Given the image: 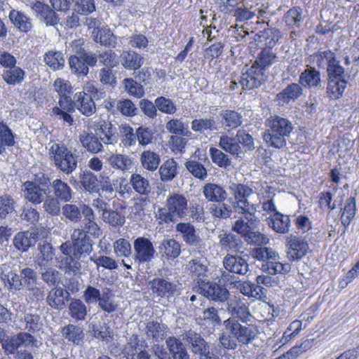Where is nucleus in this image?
I'll return each mask as SVG.
<instances>
[{"label":"nucleus","instance_id":"63","mask_svg":"<svg viewBox=\"0 0 359 359\" xmlns=\"http://www.w3.org/2000/svg\"><path fill=\"white\" fill-rule=\"evenodd\" d=\"M2 280H5V285L9 291H19L22 287V278L21 273L10 272L8 275H4L1 277Z\"/></svg>","mask_w":359,"mask_h":359},{"label":"nucleus","instance_id":"49","mask_svg":"<svg viewBox=\"0 0 359 359\" xmlns=\"http://www.w3.org/2000/svg\"><path fill=\"white\" fill-rule=\"evenodd\" d=\"M223 125L231 129H236L243 123L242 115L235 110L225 109L220 113Z\"/></svg>","mask_w":359,"mask_h":359},{"label":"nucleus","instance_id":"5","mask_svg":"<svg viewBox=\"0 0 359 359\" xmlns=\"http://www.w3.org/2000/svg\"><path fill=\"white\" fill-rule=\"evenodd\" d=\"M224 329L233 335L236 341L242 344L248 345L252 342L258 334V330L253 325H241L238 320L229 318L223 323Z\"/></svg>","mask_w":359,"mask_h":359},{"label":"nucleus","instance_id":"20","mask_svg":"<svg viewBox=\"0 0 359 359\" xmlns=\"http://www.w3.org/2000/svg\"><path fill=\"white\" fill-rule=\"evenodd\" d=\"M34 341V337L27 332H20L8 339L2 344L3 348L8 354L15 353L22 346H27Z\"/></svg>","mask_w":359,"mask_h":359},{"label":"nucleus","instance_id":"62","mask_svg":"<svg viewBox=\"0 0 359 359\" xmlns=\"http://www.w3.org/2000/svg\"><path fill=\"white\" fill-rule=\"evenodd\" d=\"M184 165L187 170L198 180H204L208 176L206 168L197 161L189 160L186 161Z\"/></svg>","mask_w":359,"mask_h":359},{"label":"nucleus","instance_id":"60","mask_svg":"<svg viewBox=\"0 0 359 359\" xmlns=\"http://www.w3.org/2000/svg\"><path fill=\"white\" fill-rule=\"evenodd\" d=\"M44 61L53 70L62 69L65 64L63 54L60 51H48L45 55Z\"/></svg>","mask_w":359,"mask_h":359},{"label":"nucleus","instance_id":"34","mask_svg":"<svg viewBox=\"0 0 359 359\" xmlns=\"http://www.w3.org/2000/svg\"><path fill=\"white\" fill-rule=\"evenodd\" d=\"M61 334L65 340L74 345L81 346L83 343L85 334L83 329L79 325L69 324L62 329Z\"/></svg>","mask_w":359,"mask_h":359},{"label":"nucleus","instance_id":"8","mask_svg":"<svg viewBox=\"0 0 359 359\" xmlns=\"http://www.w3.org/2000/svg\"><path fill=\"white\" fill-rule=\"evenodd\" d=\"M238 215L244 217H238L232 225V230L243 237L250 230L256 229L260 223L256 215L257 208L245 209V210H234Z\"/></svg>","mask_w":359,"mask_h":359},{"label":"nucleus","instance_id":"59","mask_svg":"<svg viewBox=\"0 0 359 359\" xmlns=\"http://www.w3.org/2000/svg\"><path fill=\"white\" fill-rule=\"evenodd\" d=\"M24 322L25 323V330L29 332H36L39 331L43 326L41 316L36 313H25L24 316Z\"/></svg>","mask_w":359,"mask_h":359},{"label":"nucleus","instance_id":"54","mask_svg":"<svg viewBox=\"0 0 359 359\" xmlns=\"http://www.w3.org/2000/svg\"><path fill=\"white\" fill-rule=\"evenodd\" d=\"M335 58V54L330 50L318 51L310 56L311 61L322 69H327Z\"/></svg>","mask_w":359,"mask_h":359},{"label":"nucleus","instance_id":"19","mask_svg":"<svg viewBox=\"0 0 359 359\" xmlns=\"http://www.w3.org/2000/svg\"><path fill=\"white\" fill-rule=\"evenodd\" d=\"M144 325L143 332L147 338L156 342L163 340L169 332V328L165 324L157 320H150Z\"/></svg>","mask_w":359,"mask_h":359},{"label":"nucleus","instance_id":"7","mask_svg":"<svg viewBox=\"0 0 359 359\" xmlns=\"http://www.w3.org/2000/svg\"><path fill=\"white\" fill-rule=\"evenodd\" d=\"M185 340L191 351L198 355L199 359H209V357H218L200 334L191 330L185 333Z\"/></svg>","mask_w":359,"mask_h":359},{"label":"nucleus","instance_id":"9","mask_svg":"<svg viewBox=\"0 0 359 359\" xmlns=\"http://www.w3.org/2000/svg\"><path fill=\"white\" fill-rule=\"evenodd\" d=\"M93 128L105 145H115L118 143L119 134L115 124L108 120L100 119L93 122Z\"/></svg>","mask_w":359,"mask_h":359},{"label":"nucleus","instance_id":"12","mask_svg":"<svg viewBox=\"0 0 359 359\" xmlns=\"http://www.w3.org/2000/svg\"><path fill=\"white\" fill-rule=\"evenodd\" d=\"M175 231L181 236L183 241L189 246L198 249L199 252L205 249L203 241L196 233L195 226L190 222H179L175 226Z\"/></svg>","mask_w":359,"mask_h":359},{"label":"nucleus","instance_id":"31","mask_svg":"<svg viewBox=\"0 0 359 359\" xmlns=\"http://www.w3.org/2000/svg\"><path fill=\"white\" fill-rule=\"evenodd\" d=\"M85 40L78 39L72 41L68 46V50L72 53L71 55L83 56L85 55L86 61L90 67L96 65L97 59V55L92 52H86L84 47Z\"/></svg>","mask_w":359,"mask_h":359},{"label":"nucleus","instance_id":"58","mask_svg":"<svg viewBox=\"0 0 359 359\" xmlns=\"http://www.w3.org/2000/svg\"><path fill=\"white\" fill-rule=\"evenodd\" d=\"M262 268L266 271L269 274L276 275L278 273L285 274L288 273L291 266L288 263H281L276 259H271L263 264Z\"/></svg>","mask_w":359,"mask_h":359},{"label":"nucleus","instance_id":"38","mask_svg":"<svg viewBox=\"0 0 359 359\" xmlns=\"http://www.w3.org/2000/svg\"><path fill=\"white\" fill-rule=\"evenodd\" d=\"M93 35L94 41L102 46L109 48H115L117 44L116 36H115L111 30L107 27L94 29Z\"/></svg>","mask_w":359,"mask_h":359},{"label":"nucleus","instance_id":"30","mask_svg":"<svg viewBox=\"0 0 359 359\" xmlns=\"http://www.w3.org/2000/svg\"><path fill=\"white\" fill-rule=\"evenodd\" d=\"M121 65L126 69L136 71L144 62V58L134 50H123L120 55Z\"/></svg>","mask_w":359,"mask_h":359},{"label":"nucleus","instance_id":"33","mask_svg":"<svg viewBox=\"0 0 359 359\" xmlns=\"http://www.w3.org/2000/svg\"><path fill=\"white\" fill-rule=\"evenodd\" d=\"M50 187L53 190V196L62 202H70L73 198V191L70 186L61 179L54 180Z\"/></svg>","mask_w":359,"mask_h":359},{"label":"nucleus","instance_id":"11","mask_svg":"<svg viewBox=\"0 0 359 359\" xmlns=\"http://www.w3.org/2000/svg\"><path fill=\"white\" fill-rule=\"evenodd\" d=\"M198 284V292L203 296L215 302H225L229 296V290L217 283L201 280Z\"/></svg>","mask_w":359,"mask_h":359},{"label":"nucleus","instance_id":"24","mask_svg":"<svg viewBox=\"0 0 359 359\" xmlns=\"http://www.w3.org/2000/svg\"><path fill=\"white\" fill-rule=\"evenodd\" d=\"M75 107L84 116H90L96 111L95 102L91 95L85 91L76 93L74 96Z\"/></svg>","mask_w":359,"mask_h":359},{"label":"nucleus","instance_id":"14","mask_svg":"<svg viewBox=\"0 0 359 359\" xmlns=\"http://www.w3.org/2000/svg\"><path fill=\"white\" fill-rule=\"evenodd\" d=\"M287 257L296 261L302 259L308 252L309 244L302 237L290 235L287 238Z\"/></svg>","mask_w":359,"mask_h":359},{"label":"nucleus","instance_id":"10","mask_svg":"<svg viewBox=\"0 0 359 359\" xmlns=\"http://www.w3.org/2000/svg\"><path fill=\"white\" fill-rule=\"evenodd\" d=\"M230 190L234 198L232 203L233 210H242L257 208L255 204L249 202V197L253 194L252 188L243 184H232Z\"/></svg>","mask_w":359,"mask_h":359},{"label":"nucleus","instance_id":"48","mask_svg":"<svg viewBox=\"0 0 359 359\" xmlns=\"http://www.w3.org/2000/svg\"><path fill=\"white\" fill-rule=\"evenodd\" d=\"M99 307L108 313L114 312L118 304L114 299V294L109 288L105 287L102 291V296L98 302Z\"/></svg>","mask_w":359,"mask_h":359},{"label":"nucleus","instance_id":"3","mask_svg":"<svg viewBox=\"0 0 359 359\" xmlns=\"http://www.w3.org/2000/svg\"><path fill=\"white\" fill-rule=\"evenodd\" d=\"M188 203L187 197L180 193L170 194L165 201L164 206L159 208L156 218L160 225L174 224L177 220L188 215Z\"/></svg>","mask_w":359,"mask_h":359},{"label":"nucleus","instance_id":"50","mask_svg":"<svg viewBox=\"0 0 359 359\" xmlns=\"http://www.w3.org/2000/svg\"><path fill=\"white\" fill-rule=\"evenodd\" d=\"M85 55L76 56L70 55L69 58V65L71 72L77 75L86 76L89 72L88 62L85 58Z\"/></svg>","mask_w":359,"mask_h":359},{"label":"nucleus","instance_id":"47","mask_svg":"<svg viewBox=\"0 0 359 359\" xmlns=\"http://www.w3.org/2000/svg\"><path fill=\"white\" fill-rule=\"evenodd\" d=\"M191 127L193 131L201 133L205 130H217L219 128L218 123L212 116L194 119L191 123Z\"/></svg>","mask_w":359,"mask_h":359},{"label":"nucleus","instance_id":"17","mask_svg":"<svg viewBox=\"0 0 359 359\" xmlns=\"http://www.w3.org/2000/svg\"><path fill=\"white\" fill-rule=\"evenodd\" d=\"M224 269L229 272L239 275H245L249 265L247 261L237 255L227 254L222 261Z\"/></svg>","mask_w":359,"mask_h":359},{"label":"nucleus","instance_id":"25","mask_svg":"<svg viewBox=\"0 0 359 359\" xmlns=\"http://www.w3.org/2000/svg\"><path fill=\"white\" fill-rule=\"evenodd\" d=\"M266 221L269 227L278 233L285 234L290 231V219L287 215L277 212L266 217Z\"/></svg>","mask_w":359,"mask_h":359},{"label":"nucleus","instance_id":"64","mask_svg":"<svg viewBox=\"0 0 359 359\" xmlns=\"http://www.w3.org/2000/svg\"><path fill=\"white\" fill-rule=\"evenodd\" d=\"M119 137L124 146L131 147L136 142V133H134L133 128L128 124L118 126Z\"/></svg>","mask_w":359,"mask_h":359},{"label":"nucleus","instance_id":"18","mask_svg":"<svg viewBox=\"0 0 359 359\" xmlns=\"http://www.w3.org/2000/svg\"><path fill=\"white\" fill-rule=\"evenodd\" d=\"M82 147L88 152L98 154L104 151V143L96 133L83 130L79 137Z\"/></svg>","mask_w":359,"mask_h":359},{"label":"nucleus","instance_id":"4","mask_svg":"<svg viewBox=\"0 0 359 359\" xmlns=\"http://www.w3.org/2000/svg\"><path fill=\"white\" fill-rule=\"evenodd\" d=\"M79 151L69 149L63 142H54L49 149L51 163L60 172L71 175L78 167Z\"/></svg>","mask_w":359,"mask_h":359},{"label":"nucleus","instance_id":"1","mask_svg":"<svg viewBox=\"0 0 359 359\" xmlns=\"http://www.w3.org/2000/svg\"><path fill=\"white\" fill-rule=\"evenodd\" d=\"M72 242L66 241L60 246L61 252L66 255L62 266L65 272H72L74 275L81 274L82 263H85L87 255L93 250L92 240L86 232L81 229H75L71 235Z\"/></svg>","mask_w":359,"mask_h":359},{"label":"nucleus","instance_id":"22","mask_svg":"<svg viewBox=\"0 0 359 359\" xmlns=\"http://www.w3.org/2000/svg\"><path fill=\"white\" fill-rule=\"evenodd\" d=\"M22 191L25 198L34 205L40 204L44 200L46 189H42L32 181H26Z\"/></svg>","mask_w":359,"mask_h":359},{"label":"nucleus","instance_id":"35","mask_svg":"<svg viewBox=\"0 0 359 359\" xmlns=\"http://www.w3.org/2000/svg\"><path fill=\"white\" fill-rule=\"evenodd\" d=\"M277 56L272 50L264 48L258 54L257 59L252 64V66L261 73H264L273 64L276 62Z\"/></svg>","mask_w":359,"mask_h":359},{"label":"nucleus","instance_id":"28","mask_svg":"<svg viewBox=\"0 0 359 359\" xmlns=\"http://www.w3.org/2000/svg\"><path fill=\"white\" fill-rule=\"evenodd\" d=\"M38 238L36 233L25 231L16 233L14 236L13 243L18 250L27 252L29 248L36 244Z\"/></svg>","mask_w":359,"mask_h":359},{"label":"nucleus","instance_id":"42","mask_svg":"<svg viewBox=\"0 0 359 359\" xmlns=\"http://www.w3.org/2000/svg\"><path fill=\"white\" fill-rule=\"evenodd\" d=\"M140 161L144 169L154 172L158 169L161 158L158 153L151 150H145L140 154Z\"/></svg>","mask_w":359,"mask_h":359},{"label":"nucleus","instance_id":"36","mask_svg":"<svg viewBox=\"0 0 359 359\" xmlns=\"http://www.w3.org/2000/svg\"><path fill=\"white\" fill-rule=\"evenodd\" d=\"M218 145L225 152L236 157H241L243 153L241 146L238 144L236 136L233 137L226 134H222L219 137Z\"/></svg>","mask_w":359,"mask_h":359},{"label":"nucleus","instance_id":"37","mask_svg":"<svg viewBox=\"0 0 359 359\" xmlns=\"http://www.w3.org/2000/svg\"><path fill=\"white\" fill-rule=\"evenodd\" d=\"M299 83L309 88L317 87L320 83V73L315 67L307 66L299 76Z\"/></svg>","mask_w":359,"mask_h":359},{"label":"nucleus","instance_id":"29","mask_svg":"<svg viewBox=\"0 0 359 359\" xmlns=\"http://www.w3.org/2000/svg\"><path fill=\"white\" fill-rule=\"evenodd\" d=\"M79 184L81 188L89 194L100 193V181L97 176L90 170H85L79 173Z\"/></svg>","mask_w":359,"mask_h":359},{"label":"nucleus","instance_id":"23","mask_svg":"<svg viewBox=\"0 0 359 359\" xmlns=\"http://www.w3.org/2000/svg\"><path fill=\"white\" fill-rule=\"evenodd\" d=\"M69 298V293L61 287L51 289L46 297L47 304L53 309L62 310Z\"/></svg>","mask_w":359,"mask_h":359},{"label":"nucleus","instance_id":"53","mask_svg":"<svg viewBox=\"0 0 359 359\" xmlns=\"http://www.w3.org/2000/svg\"><path fill=\"white\" fill-rule=\"evenodd\" d=\"M25 76V71L15 65L4 70L2 77L4 81L9 85H16L21 83Z\"/></svg>","mask_w":359,"mask_h":359},{"label":"nucleus","instance_id":"55","mask_svg":"<svg viewBox=\"0 0 359 359\" xmlns=\"http://www.w3.org/2000/svg\"><path fill=\"white\" fill-rule=\"evenodd\" d=\"M165 128L168 133L172 135H180L190 137L191 132L180 118H172L165 124Z\"/></svg>","mask_w":359,"mask_h":359},{"label":"nucleus","instance_id":"27","mask_svg":"<svg viewBox=\"0 0 359 359\" xmlns=\"http://www.w3.org/2000/svg\"><path fill=\"white\" fill-rule=\"evenodd\" d=\"M219 244L221 250L231 252H242L243 243L241 238L231 233L219 235Z\"/></svg>","mask_w":359,"mask_h":359},{"label":"nucleus","instance_id":"16","mask_svg":"<svg viewBox=\"0 0 359 359\" xmlns=\"http://www.w3.org/2000/svg\"><path fill=\"white\" fill-rule=\"evenodd\" d=\"M30 7L35 13L36 18L47 26H55L57 24L59 21L57 15L48 5L41 1H34L30 5Z\"/></svg>","mask_w":359,"mask_h":359},{"label":"nucleus","instance_id":"15","mask_svg":"<svg viewBox=\"0 0 359 359\" xmlns=\"http://www.w3.org/2000/svg\"><path fill=\"white\" fill-rule=\"evenodd\" d=\"M264 73L257 70L252 65L245 72H243L238 80L244 90H250L259 87L264 80Z\"/></svg>","mask_w":359,"mask_h":359},{"label":"nucleus","instance_id":"57","mask_svg":"<svg viewBox=\"0 0 359 359\" xmlns=\"http://www.w3.org/2000/svg\"><path fill=\"white\" fill-rule=\"evenodd\" d=\"M14 144L15 140L11 130L0 121V154L5 151L6 147L13 146Z\"/></svg>","mask_w":359,"mask_h":359},{"label":"nucleus","instance_id":"52","mask_svg":"<svg viewBox=\"0 0 359 359\" xmlns=\"http://www.w3.org/2000/svg\"><path fill=\"white\" fill-rule=\"evenodd\" d=\"M130 183L133 189L141 195H148L151 191L149 181L138 173H133L130 178Z\"/></svg>","mask_w":359,"mask_h":359},{"label":"nucleus","instance_id":"43","mask_svg":"<svg viewBox=\"0 0 359 359\" xmlns=\"http://www.w3.org/2000/svg\"><path fill=\"white\" fill-rule=\"evenodd\" d=\"M347 81L345 79H327V94L331 99L341 97L346 88Z\"/></svg>","mask_w":359,"mask_h":359},{"label":"nucleus","instance_id":"44","mask_svg":"<svg viewBox=\"0 0 359 359\" xmlns=\"http://www.w3.org/2000/svg\"><path fill=\"white\" fill-rule=\"evenodd\" d=\"M356 201L355 196H351L346 200L345 204L341 208V224L347 228L353 219L356 213Z\"/></svg>","mask_w":359,"mask_h":359},{"label":"nucleus","instance_id":"13","mask_svg":"<svg viewBox=\"0 0 359 359\" xmlns=\"http://www.w3.org/2000/svg\"><path fill=\"white\" fill-rule=\"evenodd\" d=\"M133 259L138 264L148 263L154 258L155 249L152 243L145 237H138L134 241Z\"/></svg>","mask_w":359,"mask_h":359},{"label":"nucleus","instance_id":"45","mask_svg":"<svg viewBox=\"0 0 359 359\" xmlns=\"http://www.w3.org/2000/svg\"><path fill=\"white\" fill-rule=\"evenodd\" d=\"M69 315L76 322L86 319L88 313L87 306L84 302L79 299L71 300L68 306Z\"/></svg>","mask_w":359,"mask_h":359},{"label":"nucleus","instance_id":"39","mask_svg":"<svg viewBox=\"0 0 359 359\" xmlns=\"http://www.w3.org/2000/svg\"><path fill=\"white\" fill-rule=\"evenodd\" d=\"M165 344L173 359H190L182 342L175 337L166 339Z\"/></svg>","mask_w":359,"mask_h":359},{"label":"nucleus","instance_id":"56","mask_svg":"<svg viewBox=\"0 0 359 359\" xmlns=\"http://www.w3.org/2000/svg\"><path fill=\"white\" fill-rule=\"evenodd\" d=\"M232 206L224 202H220L211 204L208 208V210L210 214L215 218L227 219L232 214Z\"/></svg>","mask_w":359,"mask_h":359},{"label":"nucleus","instance_id":"46","mask_svg":"<svg viewBox=\"0 0 359 359\" xmlns=\"http://www.w3.org/2000/svg\"><path fill=\"white\" fill-rule=\"evenodd\" d=\"M126 341L125 351L132 356L137 354L140 351H144V348L147 347L145 340L140 339L137 334H128Z\"/></svg>","mask_w":359,"mask_h":359},{"label":"nucleus","instance_id":"40","mask_svg":"<svg viewBox=\"0 0 359 359\" xmlns=\"http://www.w3.org/2000/svg\"><path fill=\"white\" fill-rule=\"evenodd\" d=\"M162 256L168 259H175L181 252V245L174 238L164 239L159 246Z\"/></svg>","mask_w":359,"mask_h":359},{"label":"nucleus","instance_id":"61","mask_svg":"<svg viewBox=\"0 0 359 359\" xmlns=\"http://www.w3.org/2000/svg\"><path fill=\"white\" fill-rule=\"evenodd\" d=\"M209 152L212 161L219 168H226L231 165L229 156L222 150L215 147H210Z\"/></svg>","mask_w":359,"mask_h":359},{"label":"nucleus","instance_id":"32","mask_svg":"<svg viewBox=\"0 0 359 359\" xmlns=\"http://www.w3.org/2000/svg\"><path fill=\"white\" fill-rule=\"evenodd\" d=\"M109 165L115 170L121 172L129 171L134 165V158L123 154H112L107 158Z\"/></svg>","mask_w":359,"mask_h":359},{"label":"nucleus","instance_id":"2","mask_svg":"<svg viewBox=\"0 0 359 359\" xmlns=\"http://www.w3.org/2000/svg\"><path fill=\"white\" fill-rule=\"evenodd\" d=\"M266 129L263 133L264 141L270 147L281 149L286 146L287 139L294 129L292 123L286 118L271 115L265 122Z\"/></svg>","mask_w":359,"mask_h":359},{"label":"nucleus","instance_id":"6","mask_svg":"<svg viewBox=\"0 0 359 359\" xmlns=\"http://www.w3.org/2000/svg\"><path fill=\"white\" fill-rule=\"evenodd\" d=\"M149 285L154 297L159 298V300L170 302L171 298L180 294L177 283L168 278H155L149 282Z\"/></svg>","mask_w":359,"mask_h":359},{"label":"nucleus","instance_id":"41","mask_svg":"<svg viewBox=\"0 0 359 359\" xmlns=\"http://www.w3.org/2000/svg\"><path fill=\"white\" fill-rule=\"evenodd\" d=\"M9 18L14 26L22 32H28L33 27L31 19L22 12L12 10Z\"/></svg>","mask_w":359,"mask_h":359},{"label":"nucleus","instance_id":"21","mask_svg":"<svg viewBox=\"0 0 359 359\" xmlns=\"http://www.w3.org/2000/svg\"><path fill=\"white\" fill-rule=\"evenodd\" d=\"M303 93V89L299 83H292L287 85L282 91L278 93L275 101L279 106L288 104L290 102H295Z\"/></svg>","mask_w":359,"mask_h":359},{"label":"nucleus","instance_id":"26","mask_svg":"<svg viewBox=\"0 0 359 359\" xmlns=\"http://www.w3.org/2000/svg\"><path fill=\"white\" fill-rule=\"evenodd\" d=\"M202 192L208 201L214 203L224 202L228 194L224 187L215 183H207L202 188Z\"/></svg>","mask_w":359,"mask_h":359},{"label":"nucleus","instance_id":"51","mask_svg":"<svg viewBox=\"0 0 359 359\" xmlns=\"http://www.w3.org/2000/svg\"><path fill=\"white\" fill-rule=\"evenodd\" d=\"M177 163L173 158L168 159L160 166L158 172L161 181H172L177 175Z\"/></svg>","mask_w":359,"mask_h":359}]
</instances>
